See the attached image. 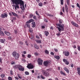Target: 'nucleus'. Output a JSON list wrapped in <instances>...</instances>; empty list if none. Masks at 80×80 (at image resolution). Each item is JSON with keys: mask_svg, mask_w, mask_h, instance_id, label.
Returning <instances> with one entry per match:
<instances>
[{"mask_svg": "<svg viewBox=\"0 0 80 80\" xmlns=\"http://www.w3.org/2000/svg\"><path fill=\"white\" fill-rule=\"evenodd\" d=\"M42 73H43V74H44V75H45V76H46V77L49 76V73H48V72L45 71L44 70H42Z\"/></svg>", "mask_w": 80, "mask_h": 80, "instance_id": "9", "label": "nucleus"}, {"mask_svg": "<svg viewBox=\"0 0 80 80\" xmlns=\"http://www.w3.org/2000/svg\"><path fill=\"white\" fill-rule=\"evenodd\" d=\"M8 17V14L7 13H4L3 14H2L1 15V17L3 18H7Z\"/></svg>", "mask_w": 80, "mask_h": 80, "instance_id": "5", "label": "nucleus"}, {"mask_svg": "<svg viewBox=\"0 0 80 80\" xmlns=\"http://www.w3.org/2000/svg\"><path fill=\"white\" fill-rule=\"evenodd\" d=\"M34 47L35 48H36V49H39V47L36 44H35L34 45Z\"/></svg>", "mask_w": 80, "mask_h": 80, "instance_id": "23", "label": "nucleus"}, {"mask_svg": "<svg viewBox=\"0 0 80 80\" xmlns=\"http://www.w3.org/2000/svg\"><path fill=\"white\" fill-rule=\"evenodd\" d=\"M0 35L2 36H4V33L2 31H1L0 33Z\"/></svg>", "mask_w": 80, "mask_h": 80, "instance_id": "27", "label": "nucleus"}, {"mask_svg": "<svg viewBox=\"0 0 80 80\" xmlns=\"http://www.w3.org/2000/svg\"><path fill=\"white\" fill-rule=\"evenodd\" d=\"M28 58H31V55L30 54H28Z\"/></svg>", "mask_w": 80, "mask_h": 80, "instance_id": "43", "label": "nucleus"}, {"mask_svg": "<svg viewBox=\"0 0 80 80\" xmlns=\"http://www.w3.org/2000/svg\"><path fill=\"white\" fill-rule=\"evenodd\" d=\"M34 55H36V56H38V55H39V54L37 52H36L34 53Z\"/></svg>", "mask_w": 80, "mask_h": 80, "instance_id": "37", "label": "nucleus"}, {"mask_svg": "<svg viewBox=\"0 0 80 80\" xmlns=\"http://www.w3.org/2000/svg\"><path fill=\"white\" fill-rule=\"evenodd\" d=\"M78 50L80 51V46H78Z\"/></svg>", "mask_w": 80, "mask_h": 80, "instance_id": "56", "label": "nucleus"}, {"mask_svg": "<svg viewBox=\"0 0 80 80\" xmlns=\"http://www.w3.org/2000/svg\"><path fill=\"white\" fill-rule=\"evenodd\" d=\"M38 65H42L43 63V60L40 58H39L38 60Z\"/></svg>", "mask_w": 80, "mask_h": 80, "instance_id": "6", "label": "nucleus"}, {"mask_svg": "<svg viewBox=\"0 0 80 80\" xmlns=\"http://www.w3.org/2000/svg\"><path fill=\"white\" fill-rule=\"evenodd\" d=\"M54 50L55 52H58V49L55 48L54 49Z\"/></svg>", "mask_w": 80, "mask_h": 80, "instance_id": "52", "label": "nucleus"}, {"mask_svg": "<svg viewBox=\"0 0 80 80\" xmlns=\"http://www.w3.org/2000/svg\"><path fill=\"white\" fill-rule=\"evenodd\" d=\"M77 69L78 71V75L80 76V67L77 68Z\"/></svg>", "mask_w": 80, "mask_h": 80, "instance_id": "14", "label": "nucleus"}, {"mask_svg": "<svg viewBox=\"0 0 80 80\" xmlns=\"http://www.w3.org/2000/svg\"><path fill=\"white\" fill-rule=\"evenodd\" d=\"M29 37L31 38V39H32V38H33V35H31Z\"/></svg>", "mask_w": 80, "mask_h": 80, "instance_id": "32", "label": "nucleus"}, {"mask_svg": "<svg viewBox=\"0 0 80 80\" xmlns=\"http://www.w3.org/2000/svg\"><path fill=\"white\" fill-rule=\"evenodd\" d=\"M64 70H65V71L66 72H67V73H69L70 72L69 69H68L67 68H64Z\"/></svg>", "mask_w": 80, "mask_h": 80, "instance_id": "13", "label": "nucleus"}, {"mask_svg": "<svg viewBox=\"0 0 80 80\" xmlns=\"http://www.w3.org/2000/svg\"><path fill=\"white\" fill-rule=\"evenodd\" d=\"M0 63H2V58H0Z\"/></svg>", "mask_w": 80, "mask_h": 80, "instance_id": "42", "label": "nucleus"}, {"mask_svg": "<svg viewBox=\"0 0 80 80\" xmlns=\"http://www.w3.org/2000/svg\"><path fill=\"white\" fill-rule=\"evenodd\" d=\"M22 57H23V58H25V55L24 54H22Z\"/></svg>", "mask_w": 80, "mask_h": 80, "instance_id": "60", "label": "nucleus"}, {"mask_svg": "<svg viewBox=\"0 0 80 80\" xmlns=\"http://www.w3.org/2000/svg\"><path fill=\"white\" fill-rule=\"evenodd\" d=\"M8 79L9 80H12V78L10 77H8Z\"/></svg>", "mask_w": 80, "mask_h": 80, "instance_id": "38", "label": "nucleus"}, {"mask_svg": "<svg viewBox=\"0 0 80 80\" xmlns=\"http://www.w3.org/2000/svg\"><path fill=\"white\" fill-rule=\"evenodd\" d=\"M11 64L12 65H14V64H15V62H11Z\"/></svg>", "mask_w": 80, "mask_h": 80, "instance_id": "58", "label": "nucleus"}, {"mask_svg": "<svg viewBox=\"0 0 80 80\" xmlns=\"http://www.w3.org/2000/svg\"><path fill=\"white\" fill-rule=\"evenodd\" d=\"M12 55L13 57H14L15 60H18L20 57V54H19V53H17V52L16 51H13L12 52Z\"/></svg>", "mask_w": 80, "mask_h": 80, "instance_id": "3", "label": "nucleus"}, {"mask_svg": "<svg viewBox=\"0 0 80 80\" xmlns=\"http://www.w3.org/2000/svg\"><path fill=\"white\" fill-rule=\"evenodd\" d=\"M16 67H17L19 70L20 71H24L25 68L23 67V66L20 65H18V66H16Z\"/></svg>", "mask_w": 80, "mask_h": 80, "instance_id": "4", "label": "nucleus"}, {"mask_svg": "<svg viewBox=\"0 0 80 80\" xmlns=\"http://www.w3.org/2000/svg\"><path fill=\"white\" fill-rule=\"evenodd\" d=\"M33 18L34 19H35V20L36 19V16H34L33 17Z\"/></svg>", "mask_w": 80, "mask_h": 80, "instance_id": "59", "label": "nucleus"}, {"mask_svg": "<svg viewBox=\"0 0 80 80\" xmlns=\"http://www.w3.org/2000/svg\"><path fill=\"white\" fill-rule=\"evenodd\" d=\"M63 53L66 57H68L70 55V52L68 51H64Z\"/></svg>", "mask_w": 80, "mask_h": 80, "instance_id": "10", "label": "nucleus"}, {"mask_svg": "<svg viewBox=\"0 0 80 80\" xmlns=\"http://www.w3.org/2000/svg\"><path fill=\"white\" fill-rule=\"evenodd\" d=\"M16 18L15 17H13V20H16Z\"/></svg>", "mask_w": 80, "mask_h": 80, "instance_id": "64", "label": "nucleus"}, {"mask_svg": "<svg viewBox=\"0 0 80 80\" xmlns=\"http://www.w3.org/2000/svg\"><path fill=\"white\" fill-rule=\"evenodd\" d=\"M11 13L14 16H15V17H17L18 16V15L17 14H16L15 12H11Z\"/></svg>", "mask_w": 80, "mask_h": 80, "instance_id": "19", "label": "nucleus"}, {"mask_svg": "<svg viewBox=\"0 0 80 80\" xmlns=\"http://www.w3.org/2000/svg\"><path fill=\"white\" fill-rule=\"evenodd\" d=\"M54 58L57 59V60H58L60 59V56H54Z\"/></svg>", "mask_w": 80, "mask_h": 80, "instance_id": "21", "label": "nucleus"}, {"mask_svg": "<svg viewBox=\"0 0 80 80\" xmlns=\"http://www.w3.org/2000/svg\"><path fill=\"white\" fill-rule=\"evenodd\" d=\"M77 6L79 8H80V6L79 5V4L77 3Z\"/></svg>", "mask_w": 80, "mask_h": 80, "instance_id": "55", "label": "nucleus"}, {"mask_svg": "<svg viewBox=\"0 0 80 80\" xmlns=\"http://www.w3.org/2000/svg\"><path fill=\"white\" fill-rule=\"evenodd\" d=\"M63 61L64 62L65 64H66V65H68L69 64V62L67 61L66 59H63Z\"/></svg>", "mask_w": 80, "mask_h": 80, "instance_id": "11", "label": "nucleus"}, {"mask_svg": "<svg viewBox=\"0 0 80 80\" xmlns=\"http://www.w3.org/2000/svg\"><path fill=\"white\" fill-rule=\"evenodd\" d=\"M47 2H44V5H47Z\"/></svg>", "mask_w": 80, "mask_h": 80, "instance_id": "63", "label": "nucleus"}, {"mask_svg": "<svg viewBox=\"0 0 80 80\" xmlns=\"http://www.w3.org/2000/svg\"><path fill=\"white\" fill-rule=\"evenodd\" d=\"M73 66H74V65H73V64H72L71 65V67H72V68H73Z\"/></svg>", "mask_w": 80, "mask_h": 80, "instance_id": "53", "label": "nucleus"}, {"mask_svg": "<svg viewBox=\"0 0 80 80\" xmlns=\"http://www.w3.org/2000/svg\"><path fill=\"white\" fill-rule=\"evenodd\" d=\"M14 32L16 34L17 33V30H14Z\"/></svg>", "mask_w": 80, "mask_h": 80, "instance_id": "54", "label": "nucleus"}, {"mask_svg": "<svg viewBox=\"0 0 80 80\" xmlns=\"http://www.w3.org/2000/svg\"><path fill=\"white\" fill-rule=\"evenodd\" d=\"M36 15H38V16H39L40 15H39V14H38V13L37 11H36Z\"/></svg>", "mask_w": 80, "mask_h": 80, "instance_id": "47", "label": "nucleus"}, {"mask_svg": "<svg viewBox=\"0 0 80 80\" xmlns=\"http://www.w3.org/2000/svg\"><path fill=\"white\" fill-rule=\"evenodd\" d=\"M25 73L26 75H29V72L27 71L25 72Z\"/></svg>", "mask_w": 80, "mask_h": 80, "instance_id": "39", "label": "nucleus"}, {"mask_svg": "<svg viewBox=\"0 0 80 80\" xmlns=\"http://www.w3.org/2000/svg\"><path fill=\"white\" fill-rule=\"evenodd\" d=\"M61 5H63V0H61Z\"/></svg>", "mask_w": 80, "mask_h": 80, "instance_id": "36", "label": "nucleus"}, {"mask_svg": "<svg viewBox=\"0 0 80 80\" xmlns=\"http://www.w3.org/2000/svg\"><path fill=\"white\" fill-rule=\"evenodd\" d=\"M10 74L11 75H13V71L12 70H11L10 71Z\"/></svg>", "mask_w": 80, "mask_h": 80, "instance_id": "41", "label": "nucleus"}, {"mask_svg": "<svg viewBox=\"0 0 80 80\" xmlns=\"http://www.w3.org/2000/svg\"><path fill=\"white\" fill-rule=\"evenodd\" d=\"M33 21H34V20H33V19H31L30 20H29V21L27 22H28V23H31V22H33Z\"/></svg>", "mask_w": 80, "mask_h": 80, "instance_id": "22", "label": "nucleus"}, {"mask_svg": "<svg viewBox=\"0 0 80 80\" xmlns=\"http://www.w3.org/2000/svg\"><path fill=\"white\" fill-rule=\"evenodd\" d=\"M27 67L29 69H32L33 68V66L32 64H28Z\"/></svg>", "mask_w": 80, "mask_h": 80, "instance_id": "7", "label": "nucleus"}, {"mask_svg": "<svg viewBox=\"0 0 80 80\" xmlns=\"http://www.w3.org/2000/svg\"><path fill=\"white\" fill-rule=\"evenodd\" d=\"M71 23H72V24L74 26L75 25V24H76V23H75V22H73V21H72V22H71Z\"/></svg>", "mask_w": 80, "mask_h": 80, "instance_id": "34", "label": "nucleus"}, {"mask_svg": "<svg viewBox=\"0 0 80 80\" xmlns=\"http://www.w3.org/2000/svg\"><path fill=\"white\" fill-rule=\"evenodd\" d=\"M22 60L23 62H26V60H25V59H22Z\"/></svg>", "mask_w": 80, "mask_h": 80, "instance_id": "46", "label": "nucleus"}, {"mask_svg": "<svg viewBox=\"0 0 80 80\" xmlns=\"http://www.w3.org/2000/svg\"><path fill=\"white\" fill-rule=\"evenodd\" d=\"M44 21L45 22H48V20L46 19H44Z\"/></svg>", "mask_w": 80, "mask_h": 80, "instance_id": "51", "label": "nucleus"}, {"mask_svg": "<svg viewBox=\"0 0 80 80\" xmlns=\"http://www.w3.org/2000/svg\"><path fill=\"white\" fill-rule=\"evenodd\" d=\"M44 34L46 36V37H47L48 35H49V32H48V31H44Z\"/></svg>", "mask_w": 80, "mask_h": 80, "instance_id": "15", "label": "nucleus"}, {"mask_svg": "<svg viewBox=\"0 0 80 80\" xmlns=\"http://www.w3.org/2000/svg\"><path fill=\"white\" fill-rule=\"evenodd\" d=\"M37 43H42V41L40 40H36Z\"/></svg>", "mask_w": 80, "mask_h": 80, "instance_id": "25", "label": "nucleus"}, {"mask_svg": "<svg viewBox=\"0 0 80 80\" xmlns=\"http://www.w3.org/2000/svg\"><path fill=\"white\" fill-rule=\"evenodd\" d=\"M62 10L63 12V13H65V8L64 7H62Z\"/></svg>", "mask_w": 80, "mask_h": 80, "instance_id": "35", "label": "nucleus"}, {"mask_svg": "<svg viewBox=\"0 0 80 80\" xmlns=\"http://www.w3.org/2000/svg\"><path fill=\"white\" fill-rule=\"evenodd\" d=\"M50 53L52 55H54V53L53 52H51Z\"/></svg>", "mask_w": 80, "mask_h": 80, "instance_id": "49", "label": "nucleus"}, {"mask_svg": "<svg viewBox=\"0 0 80 80\" xmlns=\"http://www.w3.org/2000/svg\"><path fill=\"white\" fill-rule=\"evenodd\" d=\"M4 33L6 35H8V36L10 35V33H9V32H7L6 31H5Z\"/></svg>", "mask_w": 80, "mask_h": 80, "instance_id": "20", "label": "nucleus"}, {"mask_svg": "<svg viewBox=\"0 0 80 80\" xmlns=\"http://www.w3.org/2000/svg\"><path fill=\"white\" fill-rule=\"evenodd\" d=\"M14 78H16V80H18L19 79L17 77H15Z\"/></svg>", "mask_w": 80, "mask_h": 80, "instance_id": "50", "label": "nucleus"}, {"mask_svg": "<svg viewBox=\"0 0 80 80\" xmlns=\"http://www.w3.org/2000/svg\"><path fill=\"white\" fill-rule=\"evenodd\" d=\"M69 0H67V3L68 5H69Z\"/></svg>", "mask_w": 80, "mask_h": 80, "instance_id": "33", "label": "nucleus"}, {"mask_svg": "<svg viewBox=\"0 0 80 80\" xmlns=\"http://www.w3.org/2000/svg\"><path fill=\"white\" fill-rule=\"evenodd\" d=\"M1 77L2 78H4L5 77V74H2L1 75Z\"/></svg>", "mask_w": 80, "mask_h": 80, "instance_id": "29", "label": "nucleus"}, {"mask_svg": "<svg viewBox=\"0 0 80 80\" xmlns=\"http://www.w3.org/2000/svg\"><path fill=\"white\" fill-rule=\"evenodd\" d=\"M8 38V40H10V39H11V38H12L11 37H9Z\"/></svg>", "mask_w": 80, "mask_h": 80, "instance_id": "61", "label": "nucleus"}, {"mask_svg": "<svg viewBox=\"0 0 80 80\" xmlns=\"http://www.w3.org/2000/svg\"><path fill=\"white\" fill-rule=\"evenodd\" d=\"M12 2V7H14L15 10H17V8H19V5L22 6V10H25L24 8V2L22 0H11Z\"/></svg>", "mask_w": 80, "mask_h": 80, "instance_id": "1", "label": "nucleus"}, {"mask_svg": "<svg viewBox=\"0 0 80 80\" xmlns=\"http://www.w3.org/2000/svg\"><path fill=\"white\" fill-rule=\"evenodd\" d=\"M59 22L60 23H62V22H63V20L61 19H59Z\"/></svg>", "mask_w": 80, "mask_h": 80, "instance_id": "30", "label": "nucleus"}, {"mask_svg": "<svg viewBox=\"0 0 80 80\" xmlns=\"http://www.w3.org/2000/svg\"><path fill=\"white\" fill-rule=\"evenodd\" d=\"M32 27H33V28H34V27H35V22H32Z\"/></svg>", "mask_w": 80, "mask_h": 80, "instance_id": "18", "label": "nucleus"}, {"mask_svg": "<svg viewBox=\"0 0 80 80\" xmlns=\"http://www.w3.org/2000/svg\"><path fill=\"white\" fill-rule=\"evenodd\" d=\"M49 64V62L47 61H45L43 62V64L45 67H47L48 66V64Z\"/></svg>", "mask_w": 80, "mask_h": 80, "instance_id": "12", "label": "nucleus"}, {"mask_svg": "<svg viewBox=\"0 0 80 80\" xmlns=\"http://www.w3.org/2000/svg\"><path fill=\"white\" fill-rule=\"evenodd\" d=\"M38 5L40 7H42V6H43V4L42 2H40L38 4Z\"/></svg>", "mask_w": 80, "mask_h": 80, "instance_id": "28", "label": "nucleus"}, {"mask_svg": "<svg viewBox=\"0 0 80 80\" xmlns=\"http://www.w3.org/2000/svg\"><path fill=\"white\" fill-rule=\"evenodd\" d=\"M44 52L46 54L48 55V54H49V52H48V51L47 50H45L44 51Z\"/></svg>", "mask_w": 80, "mask_h": 80, "instance_id": "24", "label": "nucleus"}, {"mask_svg": "<svg viewBox=\"0 0 80 80\" xmlns=\"http://www.w3.org/2000/svg\"><path fill=\"white\" fill-rule=\"evenodd\" d=\"M5 42V39H0V42L2 43H4Z\"/></svg>", "mask_w": 80, "mask_h": 80, "instance_id": "17", "label": "nucleus"}, {"mask_svg": "<svg viewBox=\"0 0 80 80\" xmlns=\"http://www.w3.org/2000/svg\"><path fill=\"white\" fill-rule=\"evenodd\" d=\"M41 78H42V79H45V77H43V76H42V75L41 76Z\"/></svg>", "mask_w": 80, "mask_h": 80, "instance_id": "45", "label": "nucleus"}, {"mask_svg": "<svg viewBox=\"0 0 80 80\" xmlns=\"http://www.w3.org/2000/svg\"><path fill=\"white\" fill-rule=\"evenodd\" d=\"M26 25H27L28 28H29V32H32V30H31V29L30 28V23H28V22H26Z\"/></svg>", "mask_w": 80, "mask_h": 80, "instance_id": "8", "label": "nucleus"}, {"mask_svg": "<svg viewBox=\"0 0 80 80\" xmlns=\"http://www.w3.org/2000/svg\"><path fill=\"white\" fill-rule=\"evenodd\" d=\"M65 10L67 12H68V6H67V4L65 5Z\"/></svg>", "mask_w": 80, "mask_h": 80, "instance_id": "16", "label": "nucleus"}, {"mask_svg": "<svg viewBox=\"0 0 80 80\" xmlns=\"http://www.w3.org/2000/svg\"><path fill=\"white\" fill-rule=\"evenodd\" d=\"M74 26H75L76 27H78V25L76 23L75 25H74Z\"/></svg>", "mask_w": 80, "mask_h": 80, "instance_id": "44", "label": "nucleus"}, {"mask_svg": "<svg viewBox=\"0 0 80 80\" xmlns=\"http://www.w3.org/2000/svg\"><path fill=\"white\" fill-rule=\"evenodd\" d=\"M58 36H60V33H58L56 34Z\"/></svg>", "mask_w": 80, "mask_h": 80, "instance_id": "48", "label": "nucleus"}, {"mask_svg": "<svg viewBox=\"0 0 80 80\" xmlns=\"http://www.w3.org/2000/svg\"><path fill=\"white\" fill-rule=\"evenodd\" d=\"M36 38H38V39H39V38H40V37L38 36H36Z\"/></svg>", "mask_w": 80, "mask_h": 80, "instance_id": "57", "label": "nucleus"}, {"mask_svg": "<svg viewBox=\"0 0 80 80\" xmlns=\"http://www.w3.org/2000/svg\"><path fill=\"white\" fill-rule=\"evenodd\" d=\"M60 73L62 75H64V76H66V74H65V73L63 72L62 71H60Z\"/></svg>", "mask_w": 80, "mask_h": 80, "instance_id": "26", "label": "nucleus"}, {"mask_svg": "<svg viewBox=\"0 0 80 80\" xmlns=\"http://www.w3.org/2000/svg\"><path fill=\"white\" fill-rule=\"evenodd\" d=\"M33 15L32 14H30L29 15V17L30 18H32V17H33Z\"/></svg>", "mask_w": 80, "mask_h": 80, "instance_id": "40", "label": "nucleus"}, {"mask_svg": "<svg viewBox=\"0 0 80 80\" xmlns=\"http://www.w3.org/2000/svg\"><path fill=\"white\" fill-rule=\"evenodd\" d=\"M18 76L20 79H22V77L20 76V74H18Z\"/></svg>", "mask_w": 80, "mask_h": 80, "instance_id": "31", "label": "nucleus"}, {"mask_svg": "<svg viewBox=\"0 0 80 80\" xmlns=\"http://www.w3.org/2000/svg\"><path fill=\"white\" fill-rule=\"evenodd\" d=\"M73 48H76V46H75V45H74V46H73Z\"/></svg>", "mask_w": 80, "mask_h": 80, "instance_id": "62", "label": "nucleus"}, {"mask_svg": "<svg viewBox=\"0 0 80 80\" xmlns=\"http://www.w3.org/2000/svg\"><path fill=\"white\" fill-rule=\"evenodd\" d=\"M57 28H58L59 32L61 31H63L64 30V24H57Z\"/></svg>", "mask_w": 80, "mask_h": 80, "instance_id": "2", "label": "nucleus"}]
</instances>
